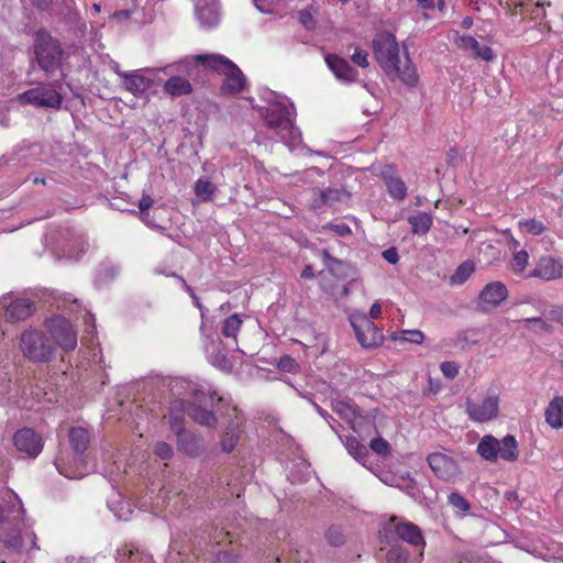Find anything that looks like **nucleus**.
Masks as SVG:
<instances>
[{
	"mask_svg": "<svg viewBox=\"0 0 563 563\" xmlns=\"http://www.w3.org/2000/svg\"><path fill=\"white\" fill-rule=\"evenodd\" d=\"M192 400L175 399L169 407L168 417H184L186 413L196 423L216 428L218 426V413L224 415V407H229V402L217 395L216 391L206 394L202 390L195 389L192 391Z\"/></svg>",
	"mask_w": 563,
	"mask_h": 563,
	"instance_id": "1",
	"label": "nucleus"
},
{
	"mask_svg": "<svg viewBox=\"0 0 563 563\" xmlns=\"http://www.w3.org/2000/svg\"><path fill=\"white\" fill-rule=\"evenodd\" d=\"M90 433L82 427H71L68 432L69 444L74 454V465H67L63 457L55 459L58 473L67 478H81L95 472V463H90L87 450L90 444Z\"/></svg>",
	"mask_w": 563,
	"mask_h": 563,
	"instance_id": "2",
	"label": "nucleus"
},
{
	"mask_svg": "<svg viewBox=\"0 0 563 563\" xmlns=\"http://www.w3.org/2000/svg\"><path fill=\"white\" fill-rule=\"evenodd\" d=\"M33 55L31 62H35L46 77H51L62 69L65 51L58 38L41 27L34 33Z\"/></svg>",
	"mask_w": 563,
	"mask_h": 563,
	"instance_id": "3",
	"label": "nucleus"
},
{
	"mask_svg": "<svg viewBox=\"0 0 563 563\" xmlns=\"http://www.w3.org/2000/svg\"><path fill=\"white\" fill-rule=\"evenodd\" d=\"M196 60L205 68L224 76L221 85V90L224 93L236 95L244 90L246 77L228 57L220 54H200L196 56Z\"/></svg>",
	"mask_w": 563,
	"mask_h": 563,
	"instance_id": "4",
	"label": "nucleus"
},
{
	"mask_svg": "<svg viewBox=\"0 0 563 563\" xmlns=\"http://www.w3.org/2000/svg\"><path fill=\"white\" fill-rule=\"evenodd\" d=\"M291 107L283 102H272L260 109L261 118L285 143H295L300 137V131L291 118Z\"/></svg>",
	"mask_w": 563,
	"mask_h": 563,
	"instance_id": "5",
	"label": "nucleus"
},
{
	"mask_svg": "<svg viewBox=\"0 0 563 563\" xmlns=\"http://www.w3.org/2000/svg\"><path fill=\"white\" fill-rule=\"evenodd\" d=\"M20 349L25 358L38 364L52 362L56 353L52 339L36 329H27L21 333Z\"/></svg>",
	"mask_w": 563,
	"mask_h": 563,
	"instance_id": "6",
	"label": "nucleus"
},
{
	"mask_svg": "<svg viewBox=\"0 0 563 563\" xmlns=\"http://www.w3.org/2000/svg\"><path fill=\"white\" fill-rule=\"evenodd\" d=\"M372 48L382 70L387 77L394 79L400 64V48L395 35L390 32L377 33L372 41Z\"/></svg>",
	"mask_w": 563,
	"mask_h": 563,
	"instance_id": "7",
	"label": "nucleus"
},
{
	"mask_svg": "<svg viewBox=\"0 0 563 563\" xmlns=\"http://www.w3.org/2000/svg\"><path fill=\"white\" fill-rule=\"evenodd\" d=\"M476 452L490 463L497 462L498 457L507 462H515L519 457L518 442L512 434L505 435L500 441L492 434H486L479 440Z\"/></svg>",
	"mask_w": 563,
	"mask_h": 563,
	"instance_id": "8",
	"label": "nucleus"
},
{
	"mask_svg": "<svg viewBox=\"0 0 563 563\" xmlns=\"http://www.w3.org/2000/svg\"><path fill=\"white\" fill-rule=\"evenodd\" d=\"M58 86V80L48 84H40L18 95L16 98L21 104L59 110L63 104V96L57 91Z\"/></svg>",
	"mask_w": 563,
	"mask_h": 563,
	"instance_id": "9",
	"label": "nucleus"
},
{
	"mask_svg": "<svg viewBox=\"0 0 563 563\" xmlns=\"http://www.w3.org/2000/svg\"><path fill=\"white\" fill-rule=\"evenodd\" d=\"M351 325L358 343L364 349H373L383 343L384 335L382 329L366 316L352 318Z\"/></svg>",
	"mask_w": 563,
	"mask_h": 563,
	"instance_id": "10",
	"label": "nucleus"
},
{
	"mask_svg": "<svg viewBox=\"0 0 563 563\" xmlns=\"http://www.w3.org/2000/svg\"><path fill=\"white\" fill-rule=\"evenodd\" d=\"M49 332L55 343L64 351H74L77 346V332L64 317L51 319Z\"/></svg>",
	"mask_w": 563,
	"mask_h": 563,
	"instance_id": "11",
	"label": "nucleus"
},
{
	"mask_svg": "<svg viewBox=\"0 0 563 563\" xmlns=\"http://www.w3.org/2000/svg\"><path fill=\"white\" fill-rule=\"evenodd\" d=\"M13 445L31 459H35L43 450L44 442L40 433L33 428L24 427L19 429L13 435Z\"/></svg>",
	"mask_w": 563,
	"mask_h": 563,
	"instance_id": "12",
	"label": "nucleus"
},
{
	"mask_svg": "<svg viewBox=\"0 0 563 563\" xmlns=\"http://www.w3.org/2000/svg\"><path fill=\"white\" fill-rule=\"evenodd\" d=\"M427 462L434 475L443 481L452 479L460 472L457 462L442 452L430 453L427 456Z\"/></svg>",
	"mask_w": 563,
	"mask_h": 563,
	"instance_id": "13",
	"label": "nucleus"
},
{
	"mask_svg": "<svg viewBox=\"0 0 563 563\" xmlns=\"http://www.w3.org/2000/svg\"><path fill=\"white\" fill-rule=\"evenodd\" d=\"M498 396L492 395L485 397L481 402L472 400L466 401V411L470 418L474 421H489L496 418L499 409Z\"/></svg>",
	"mask_w": 563,
	"mask_h": 563,
	"instance_id": "14",
	"label": "nucleus"
},
{
	"mask_svg": "<svg viewBox=\"0 0 563 563\" xmlns=\"http://www.w3.org/2000/svg\"><path fill=\"white\" fill-rule=\"evenodd\" d=\"M332 410L336 412L341 418L351 420L352 428L355 432L361 433L363 429L376 430L375 423L371 418L364 417L358 412L356 406H352L344 401L332 402Z\"/></svg>",
	"mask_w": 563,
	"mask_h": 563,
	"instance_id": "15",
	"label": "nucleus"
},
{
	"mask_svg": "<svg viewBox=\"0 0 563 563\" xmlns=\"http://www.w3.org/2000/svg\"><path fill=\"white\" fill-rule=\"evenodd\" d=\"M321 257L327 271L334 278L344 282H354L356 279L357 269L351 263L332 256L327 249L321 251Z\"/></svg>",
	"mask_w": 563,
	"mask_h": 563,
	"instance_id": "16",
	"label": "nucleus"
},
{
	"mask_svg": "<svg viewBox=\"0 0 563 563\" xmlns=\"http://www.w3.org/2000/svg\"><path fill=\"white\" fill-rule=\"evenodd\" d=\"M324 60L338 80L345 84L357 81L358 71L343 57L338 54H327Z\"/></svg>",
	"mask_w": 563,
	"mask_h": 563,
	"instance_id": "17",
	"label": "nucleus"
},
{
	"mask_svg": "<svg viewBox=\"0 0 563 563\" xmlns=\"http://www.w3.org/2000/svg\"><path fill=\"white\" fill-rule=\"evenodd\" d=\"M2 299V307L5 308L4 317L8 322H19L31 317L35 311L34 302L27 298H18L9 305Z\"/></svg>",
	"mask_w": 563,
	"mask_h": 563,
	"instance_id": "18",
	"label": "nucleus"
},
{
	"mask_svg": "<svg viewBox=\"0 0 563 563\" xmlns=\"http://www.w3.org/2000/svg\"><path fill=\"white\" fill-rule=\"evenodd\" d=\"M195 12L200 25L205 29H211L219 23L218 0H196Z\"/></svg>",
	"mask_w": 563,
	"mask_h": 563,
	"instance_id": "19",
	"label": "nucleus"
},
{
	"mask_svg": "<svg viewBox=\"0 0 563 563\" xmlns=\"http://www.w3.org/2000/svg\"><path fill=\"white\" fill-rule=\"evenodd\" d=\"M562 264L552 256H543L539 260L536 267L528 274V277L553 280L562 277Z\"/></svg>",
	"mask_w": 563,
	"mask_h": 563,
	"instance_id": "20",
	"label": "nucleus"
},
{
	"mask_svg": "<svg viewBox=\"0 0 563 563\" xmlns=\"http://www.w3.org/2000/svg\"><path fill=\"white\" fill-rule=\"evenodd\" d=\"M395 533L400 540L418 549L420 551V555H422L426 542L422 536V531L417 525L412 522L397 523L395 526Z\"/></svg>",
	"mask_w": 563,
	"mask_h": 563,
	"instance_id": "21",
	"label": "nucleus"
},
{
	"mask_svg": "<svg viewBox=\"0 0 563 563\" xmlns=\"http://www.w3.org/2000/svg\"><path fill=\"white\" fill-rule=\"evenodd\" d=\"M177 449L190 457H198L206 451L203 437L188 431L177 438Z\"/></svg>",
	"mask_w": 563,
	"mask_h": 563,
	"instance_id": "22",
	"label": "nucleus"
},
{
	"mask_svg": "<svg viewBox=\"0 0 563 563\" xmlns=\"http://www.w3.org/2000/svg\"><path fill=\"white\" fill-rule=\"evenodd\" d=\"M117 75L123 79L124 88L135 97L142 96L153 86V80L141 75L137 71H117Z\"/></svg>",
	"mask_w": 563,
	"mask_h": 563,
	"instance_id": "23",
	"label": "nucleus"
},
{
	"mask_svg": "<svg viewBox=\"0 0 563 563\" xmlns=\"http://www.w3.org/2000/svg\"><path fill=\"white\" fill-rule=\"evenodd\" d=\"M507 297L508 289L501 282L488 283L479 294V299L492 307H498Z\"/></svg>",
	"mask_w": 563,
	"mask_h": 563,
	"instance_id": "24",
	"label": "nucleus"
},
{
	"mask_svg": "<svg viewBox=\"0 0 563 563\" xmlns=\"http://www.w3.org/2000/svg\"><path fill=\"white\" fill-rule=\"evenodd\" d=\"M461 46L464 49L472 51L476 58L485 62H492L496 58L490 46L482 45L475 37L471 35H464L461 37Z\"/></svg>",
	"mask_w": 563,
	"mask_h": 563,
	"instance_id": "25",
	"label": "nucleus"
},
{
	"mask_svg": "<svg viewBox=\"0 0 563 563\" xmlns=\"http://www.w3.org/2000/svg\"><path fill=\"white\" fill-rule=\"evenodd\" d=\"M120 274L119 265L109 260L102 261L96 272L95 284L101 288L112 283Z\"/></svg>",
	"mask_w": 563,
	"mask_h": 563,
	"instance_id": "26",
	"label": "nucleus"
},
{
	"mask_svg": "<svg viewBox=\"0 0 563 563\" xmlns=\"http://www.w3.org/2000/svg\"><path fill=\"white\" fill-rule=\"evenodd\" d=\"M404 54L406 58L405 64L402 67L400 64H398V70L395 73V77H398L407 87L413 88L419 81V76L417 74L416 66L409 57V53L406 46H404Z\"/></svg>",
	"mask_w": 563,
	"mask_h": 563,
	"instance_id": "27",
	"label": "nucleus"
},
{
	"mask_svg": "<svg viewBox=\"0 0 563 563\" xmlns=\"http://www.w3.org/2000/svg\"><path fill=\"white\" fill-rule=\"evenodd\" d=\"M165 93L172 97H180L189 95L192 91L191 84L184 77L172 76L163 86Z\"/></svg>",
	"mask_w": 563,
	"mask_h": 563,
	"instance_id": "28",
	"label": "nucleus"
},
{
	"mask_svg": "<svg viewBox=\"0 0 563 563\" xmlns=\"http://www.w3.org/2000/svg\"><path fill=\"white\" fill-rule=\"evenodd\" d=\"M117 561L118 563H153L151 556L128 544L118 549Z\"/></svg>",
	"mask_w": 563,
	"mask_h": 563,
	"instance_id": "29",
	"label": "nucleus"
},
{
	"mask_svg": "<svg viewBox=\"0 0 563 563\" xmlns=\"http://www.w3.org/2000/svg\"><path fill=\"white\" fill-rule=\"evenodd\" d=\"M545 421L555 429L563 428V398L555 397L545 410Z\"/></svg>",
	"mask_w": 563,
	"mask_h": 563,
	"instance_id": "30",
	"label": "nucleus"
},
{
	"mask_svg": "<svg viewBox=\"0 0 563 563\" xmlns=\"http://www.w3.org/2000/svg\"><path fill=\"white\" fill-rule=\"evenodd\" d=\"M383 178L389 196L397 201H402L407 196L406 184L399 177L387 176L386 174L383 175Z\"/></svg>",
	"mask_w": 563,
	"mask_h": 563,
	"instance_id": "31",
	"label": "nucleus"
},
{
	"mask_svg": "<svg viewBox=\"0 0 563 563\" xmlns=\"http://www.w3.org/2000/svg\"><path fill=\"white\" fill-rule=\"evenodd\" d=\"M408 222L411 224V231L417 235L427 234L433 223L431 214L427 212H419L416 216H410Z\"/></svg>",
	"mask_w": 563,
	"mask_h": 563,
	"instance_id": "32",
	"label": "nucleus"
},
{
	"mask_svg": "<svg viewBox=\"0 0 563 563\" xmlns=\"http://www.w3.org/2000/svg\"><path fill=\"white\" fill-rule=\"evenodd\" d=\"M344 445L349 454H351L356 461L365 464L369 456L367 446L362 444L355 437H346Z\"/></svg>",
	"mask_w": 563,
	"mask_h": 563,
	"instance_id": "33",
	"label": "nucleus"
},
{
	"mask_svg": "<svg viewBox=\"0 0 563 563\" xmlns=\"http://www.w3.org/2000/svg\"><path fill=\"white\" fill-rule=\"evenodd\" d=\"M243 320L240 317V314L234 313L224 319L222 327H221V334L224 338L233 339L235 342V345L238 344L236 336L238 332L240 331L242 327Z\"/></svg>",
	"mask_w": 563,
	"mask_h": 563,
	"instance_id": "34",
	"label": "nucleus"
},
{
	"mask_svg": "<svg viewBox=\"0 0 563 563\" xmlns=\"http://www.w3.org/2000/svg\"><path fill=\"white\" fill-rule=\"evenodd\" d=\"M402 483L395 485L400 490L410 496L413 500L421 503L424 498L422 490L420 489L418 482L407 473L406 476L401 477Z\"/></svg>",
	"mask_w": 563,
	"mask_h": 563,
	"instance_id": "35",
	"label": "nucleus"
},
{
	"mask_svg": "<svg viewBox=\"0 0 563 563\" xmlns=\"http://www.w3.org/2000/svg\"><path fill=\"white\" fill-rule=\"evenodd\" d=\"M323 198L328 202V207H334L336 203L346 202L351 198V194L343 187L320 189Z\"/></svg>",
	"mask_w": 563,
	"mask_h": 563,
	"instance_id": "36",
	"label": "nucleus"
},
{
	"mask_svg": "<svg viewBox=\"0 0 563 563\" xmlns=\"http://www.w3.org/2000/svg\"><path fill=\"white\" fill-rule=\"evenodd\" d=\"M217 187L207 177L199 178L195 183V194L202 201H210L213 199Z\"/></svg>",
	"mask_w": 563,
	"mask_h": 563,
	"instance_id": "37",
	"label": "nucleus"
},
{
	"mask_svg": "<svg viewBox=\"0 0 563 563\" xmlns=\"http://www.w3.org/2000/svg\"><path fill=\"white\" fill-rule=\"evenodd\" d=\"M222 345V342H218V346ZM209 362L214 366L225 372H231L232 369V362L229 360L227 354L220 350V347H217L213 352L209 353Z\"/></svg>",
	"mask_w": 563,
	"mask_h": 563,
	"instance_id": "38",
	"label": "nucleus"
},
{
	"mask_svg": "<svg viewBox=\"0 0 563 563\" xmlns=\"http://www.w3.org/2000/svg\"><path fill=\"white\" fill-rule=\"evenodd\" d=\"M478 330L476 329H467L459 331L455 335L454 342L455 345L460 346L462 350L471 346L472 344H476L478 339Z\"/></svg>",
	"mask_w": 563,
	"mask_h": 563,
	"instance_id": "39",
	"label": "nucleus"
},
{
	"mask_svg": "<svg viewBox=\"0 0 563 563\" xmlns=\"http://www.w3.org/2000/svg\"><path fill=\"white\" fill-rule=\"evenodd\" d=\"M409 553L401 545H393L386 553L387 563H408Z\"/></svg>",
	"mask_w": 563,
	"mask_h": 563,
	"instance_id": "40",
	"label": "nucleus"
},
{
	"mask_svg": "<svg viewBox=\"0 0 563 563\" xmlns=\"http://www.w3.org/2000/svg\"><path fill=\"white\" fill-rule=\"evenodd\" d=\"M325 539L331 547H341L345 543V536L340 526H330L325 531Z\"/></svg>",
	"mask_w": 563,
	"mask_h": 563,
	"instance_id": "41",
	"label": "nucleus"
},
{
	"mask_svg": "<svg viewBox=\"0 0 563 563\" xmlns=\"http://www.w3.org/2000/svg\"><path fill=\"white\" fill-rule=\"evenodd\" d=\"M474 272V265L471 262L462 263L452 275L451 279L454 284L465 283Z\"/></svg>",
	"mask_w": 563,
	"mask_h": 563,
	"instance_id": "42",
	"label": "nucleus"
},
{
	"mask_svg": "<svg viewBox=\"0 0 563 563\" xmlns=\"http://www.w3.org/2000/svg\"><path fill=\"white\" fill-rule=\"evenodd\" d=\"M448 503L453 508L460 510L463 515L467 514L471 509L468 500L459 492H453L448 496Z\"/></svg>",
	"mask_w": 563,
	"mask_h": 563,
	"instance_id": "43",
	"label": "nucleus"
},
{
	"mask_svg": "<svg viewBox=\"0 0 563 563\" xmlns=\"http://www.w3.org/2000/svg\"><path fill=\"white\" fill-rule=\"evenodd\" d=\"M519 227L532 235H541L547 229L543 222L536 219H525L519 221Z\"/></svg>",
	"mask_w": 563,
	"mask_h": 563,
	"instance_id": "44",
	"label": "nucleus"
},
{
	"mask_svg": "<svg viewBox=\"0 0 563 563\" xmlns=\"http://www.w3.org/2000/svg\"><path fill=\"white\" fill-rule=\"evenodd\" d=\"M528 261L529 254L527 251L521 250L516 252L510 263L511 271L516 274L522 273L528 265Z\"/></svg>",
	"mask_w": 563,
	"mask_h": 563,
	"instance_id": "45",
	"label": "nucleus"
},
{
	"mask_svg": "<svg viewBox=\"0 0 563 563\" xmlns=\"http://www.w3.org/2000/svg\"><path fill=\"white\" fill-rule=\"evenodd\" d=\"M371 450L380 456H387L390 454L391 448L387 440L382 437H377L369 442Z\"/></svg>",
	"mask_w": 563,
	"mask_h": 563,
	"instance_id": "46",
	"label": "nucleus"
},
{
	"mask_svg": "<svg viewBox=\"0 0 563 563\" xmlns=\"http://www.w3.org/2000/svg\"><path fill=\"white\" fill-rule=\"evenodd\" d=\"M1 539L5 547L9 549L21 551L23 548V539L21 534L15 530H12L11 532L2 536Z\"/></svg>",
	"mask_w": 563,
	"mask_h": 563,
	"instance_id": "47",
	"label": "nucleus"
},
{
	"mask_svg": "<svg viewBox=\"0 0 563 563\" xmlns=\"http://www.w3.org/2000/svg\"><path fill=\"white\" fill-rule=\"evenodd\" d=\"M239 442V435L233 432V430H227L224 435L220 441L221 450L224 453H230L234 450Z\"/></svg>",
	"mask_w": 563,
	"mask_h": 563,
	"instance_id": "48",
	"label": "nucleus"
},
{
	"mask_svg": "<svg viewBox=\"0 0 563 563\" xmlns=\"http://www.w3.org/2000/svg\"><path fill=\"white\" fill-rule=\"evenodd\" d=\"M278 368L287 373H296L299 369L298 362L290 355H284L279 358Z\"/></svg>",
	"mask_w": 563,
	"mask_h": 563,
	"instance_id": "49",
	"label": "nucleus"
},
{
	"mask_svg": "<svg viewBox=\"0 0 563 563\" xmlns=\"http://www.w3.org/2000/svg\"><path fill=\"white\" fill-rule=\"evenodd\" d=\"M323 230L331 231L342 238L350 236L352 234L351 228L344 222H340V223L329 222L323 227Z\"/></svg>",
	"mask_w": 563,
	"mask_h": 563,
	"instance_id": "50",
	"label": "nucleus"
},
{
	"mask_svg": "<svg viewBox=\"0 0 563 563\" xmlns=\"http://www.w3.org/2000/svg\"><path fill=\"white\" fill-rule=\"evenodd\" d=\"M169 428L176 435V439L181 437L183 433L188 432L185 428V419L184 417H168Z\"/></svg>",
	"mask_w": 563,
	"mask_h": 563,
	"instance_id": "51",
	"label": "nucleus"
},
{
	"mask_svg": "<svg viewBox=\"0 0 563 563\" xmlns=\"http://www.w3.org/2000/svg\"><path fill=\"white\" fill-rule=\"evenodd\" d=\"M153 203H154V200L148 195H143L139 201V210H140L141 219L147 224H150L148 209L153 206Z\"/></svg>",
	"mask_w": 563,
	"mask_h": 563,
	"instance_id": "52",
	"label": "nucleus"
},
{
	"mask_svg": "<svg viewBox=\"0 0 563 563\" xmlns=\"http://www.w3.org/2000/svg\"><path fill=\"white\" fill-rule=\"evenodd\" d=\"M440 369L449 379H453L459 375L460 366L455 362L445 361L440 364Z\"/></svg>",
	"mask_w": 563,
	"mask_h": 563,
	"instance_id": "53",
	"label": "nucleus"
},
{
	"mask_svg": "<svg viewBox=\"0 0 563 563\" xmlns=\"http://www.w3.org/2000/svg\"><path fill=\"white\" fill-rule=\"evenodd\" d=\"M154 453L162 460H169L174 455V450L172 445L166 442H157L155 444Z\"/></svg>",
	"mask_w": 563,
	"mask_h": 563,
	"instance_id": "54",
	"label": "nucleus"
},
{
	"mask_svg": "<svg viewBox=\"0 0 563 563\" xmlns=\"http://www.w3.org/2000/svg\"><path fill=\"white\" fill-rule=\"evenodd\" d=\"M351 60L361 68H367L369 66L367 52L358 46H355V52L351 56Z\"/></svg>",
	"mask_w": 563,
	"mask_h": 563,
	"instance_id": "55",
	"label": "nucleus"
},
{
	"mask_svg": "<svg viewBox=\"0 0 563 563\" xmlns=\"http://www.w3.org/2000/svg\"><path fill=\"white\" fill-rule=\"evenodd\" d=\"M402 339L406 342L421 344L424 340V334L420 330H404Z\"/></svg>",
	"mask_w": 563,
	"mask_h": 563,
	"instance_id": "56",
	"label": "nucleus"
},
{
	"mask_svg": "<svg viewBox=\"0 0 563 563\" xmlns=\"http://www.w3.org/2000/svg\"><path fill=\"white\" fill-rule=\"evenodd\" d=\"M299 22L306 30H313L316 27V21L310 11L303 9L298 13Z\"/></svg>",
	"mask_w": 563,
	"mask_h": 563,
	"instance_id": "57",
	"label": "nucleus"
},
{
	"mask_svg": "<svg viewBox=\"0 0 563 563\" xmlns=\"http://www.w3.org/2000/svg\"><path fill=\"white\" fill-rule=\"evenodd\" d=\"M523 322L525 323H533L537 325V328L542 331V332H547V333H551L553 331V328L551 324H549L544 319H542L541 317H533V318H527V319H523Z\"/></svg>",
	"mask_w": 563,
	"mask_h": 563,
	"instance_id": "58",
	"label": "nucleus"
},
{
	"mask_svg": "<svg viewBox=\"0 0 563 563\" xmlns=\"http://www.w3.org/2000/svg\"><path fill=\"white\" fill-rule=\"evenodd\" d=\"M311 209L318 211L321 210L323 207H328V202L325 201V198H323V192H321L320 189L314 191V197L311 200Z\"/></svg>",
	"mask_w": 563,
	"mask_h": 563,
	"instance_id": "59",
	"label": "nucleus"
},
{
	"mask_svg": "<svg viewBox=\"0 0 563 563\" xmlns=\"http://www.w3.org/2000/svg\"><path fill=\"white\" fill-rule=\"evenodd\" d=\"M316 411L328 422V424L330 426V428L335 432L338 433V430L336 428L334 427V422L335 419L327 411L324 410L322 407H320L318 404L316 402H312Z\"/></svg>",
	"mask_w": 563,
	"mask_h": 563,
	"instance_id": "60",
	"label": "nucleus"
},
{
	"mask_svg": "<svg viewBox=\"0 0 563 563\" xmlns=\"http://www.w3.org/2000/svg\"><path fill=\"white\" fill-rule=\"evenodd\" d=\"M382 256L389 264H397L399 262V254L395 246L388 247L382 253Z\"/></svg>",
	"mask_w": 563,
	"mask_h": 563,
	"instance_id": "61",
	"label": "nucleus"
},
{
	"mask_svg": "<svg viewBox=\"0 0 563 563\" xmlns=\"http://www.w3.org/2000/svg\"><path fill=\"white\" fill-rule=\"evenodd\" d=\"M548 318L563 327V307L556 306L549 310Z\"/></svg>",
	"mask_w": 563,
	"mask_h": 563,
	"instance_id": "62",
	"label": "nucleus"
},
{
	"mask_svg": "<svg viewBox=\"0 0 563 563\" xmlns=\"http://www.w3.org/2000/svg\"><path fill=\"white\" fill-rule=\"evenodd\" d=\"M253 2L258 11L269 13L276 3V0H253Z\"/></svg>",
	"mask_w": 563,
	"mask_h": 563,
	"instance_id": "63",
	"label": "nucleus"
},
{
	"mask_svg": "<svg viewBox=\"0 0 563 563\" xmlns=\"http://www.w3.org/2000/svg\"><path fill=\"white\" fill-rule=\"evenodd\" d=\"M382 313V307L379 303L375 302L372 305L369 309V318L368 319H377Z\"/></svg>",
	"mask_w": 563,
	"mask_h": 563,
	"instance_id": "64",
	"label": "nucleus"
}]
</instances>
